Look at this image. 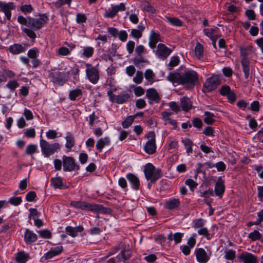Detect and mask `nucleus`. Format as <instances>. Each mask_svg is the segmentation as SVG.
<instances>
[{"label": "nucleus", "mask_w": 263, "mask_h": 263, "mask_svg": "<svg viewBox=\"0 0 263 263\" xmlns=\"http://www.w3.org/2000/svg\"><path fill=\"white\" fill-rule=\"evenodd\" d=\"M167 79L174 84L182 85L189 89H192L195 86L198 80V73L194 70H187L182 74L179 72H170Z\"/></svg>", "instance_id": "f257e3e1"}, {"label": "nucleus", "mask_w": 263, "mask_h": 263, "mask_svg": "<svg viewBox=\"0 0 263 263\" xmlns=\"http://www.w3.org/2000/svg\"><path fill=\"white\" fill-rule=\"evenodd\" d=\"M39 18L27 16L26 18L22 15L17 17V22L21 25H25L34 31L39 30L43 27V25L48 20L46 14H40Z\"/></svg>", "instance_id": "f03ea898"}, {"label": "nucleus", "mask_w": 263, "mask_h": 263, "mask_svg": "<svg viewBox=\"0 0 263 263\" xmlns=\"http://www.w3.org/2000/svg\"><path fill=\"white\" fill-rule=\"evenodd\" d=\"M144 173L147 180H150L151 183H155L161 176V171L156 169L155 167L150 163H147L144 169Z\"/></svg>", "instance_id": "7ed1b4c3"}, {"label": "nucleus", "mask_w": 263, "mask_h": 263, "mask_svg": "<svg viewBox=\"0 0 263 263\" xmlns=\"http://www.w3.org/2000/svg\"><path fill=\"white\" fill-rule=\"evenodd\" d=\"M40 146L42 153L45 157H49L60 148L59 143L50 144L43 139L40 140Z\"/></svg>", "instance_id": "20e7f679"}, {"label": "nucleus", "mask_w": 263, "mask_h": 263, "mask_svg": "<svg viewBox=\"0 0 263 263\" xmlns=\"http://www.w3.org/2000/svg\"><path fill=\"white\" fill-rule=\"evenodd\" d=\"M145 137L147 139V141L144 146V151L148 154H154L156 153L157 148L155 132H149L145 135Z\"/></svg>", "instance_id": "39448f33"}, {"label": "nucleus", "mask_w": 263, "mask_h": 263, "mask_svg": "<svg viewBox=\"0 0 263 263\" xmlns=\"http://www.w3.org/2000/svg\"><path fill=\"white\" fill-rule=\"evenodd\" d=\"M50 81L62 86L68 81V75L64 72L51 70L48 74Z\"/></svg>", "instance_id": "423d86ee"}, {"label": "nucleus", "mask_w": 263, "mask_h": 263, "mask_svg": "<svg viewBox=\"0 0 263 263\" xmlns=\"http://www.w3.org/2000/svg\"><path fill=\"white\" fill-rule=\"evenodd\" d=\"M62 163L64 172H70L74 170L79 171L80 169V166L76 163L72 157L63 156Z\"/></svg>", "instance_id": "0eeeda50"}, {"label": "nucleus", "mask_w": 263, "mask_h": 263, "mask_svg": "<svg viewBox=\"0 0 263 263\" xmlns=\"http://www.w3.org/2000/svg\"><path fill=\"white\" fill-rule=\"evenodd\" d=\"M86 67V77L89 81L92 84H97L99 80V71L92 64L85 63Z\"/></svg>", "instance_id": "6e6552de"}, {"label": "nucleus", "mask_w": 263, "mask_h": 263, "mask_svg": "<svg viewBox=\"0 0 263 263\" xmlns=\"http://www.w3.org/2000/svg\"><path fill=\"white\" fill-rule=\"evenodd\" d=\"M220 80L216 76L209 78L204 82L202 91L204 93L209 92L215 89L220 84Z\"/></svg>", "instance_id": "1a4fd4ad"}, {"label": "nucleus", "mask_w": 263, "mask_h": 263, "mask_svg": "<svg viewBox=\"0 0 263 263\" xmlns=\"http://www.w3.org/2000/svg\"><path fill=\"white\" fill-rule=\"evenodd\" d=\"M172 50L163 44H159L156 51V54L159 58L165 60L172 53Z\"/></svg>", "instance_id": "9d476101"}, {"label": "nucleus", "mask_w": 263, "mask_h": 263, "mask_svg": "<svg viewBox=\"0 0 263 263\" xmlns=\"http://www.w3.org/2000/svg\"><path fill=\"white\" fill-rule=\"evenodd\" d=\"M125 10V5L123 3H120L119 5L112 6L106 11L104 16L107 18L114 17L119 11H124Z\"/></svg>", "instance_id": "9b49d317"}, {"label": "nucleus", "mask_w": 263, "mask_h": 263, "mask_svg": "<svg viewBox=\"0 0 263 263\" xmlns=\"http://www.w3.org/2000/svg\"><path fill=\"white\" fill-rule=\"evenodd\" d=\"M70 206L79 209L83 211H92L93 204L82 201H72L70 203Z\"/></svg>", "instance_id": "f8f14e48"}, {"label": "nucleus", "mask_w": 263, "mask_h": 263, "mask_svg": "<svg viewBox=\"0 0 263 263\" xmlns=\"http://www.w3.org/2000/svg\"><path fill=\"white\" fill-rule=\"evenodd\" d=\"M146 96L149 100V103L151 104H153V102L156 103H159L161 99L157 90L153 88L147 89L146 92Z\"/></svg>", "instance_id": "ddd939ff"}, {"label": "nucleus", "mask_w": 263, "mask_h": 263, "mask_svg": "<svg viewBox=\"0 0 263 263\" xmlns=\"http://www.w3.org/2000/svg\"><path fill=\"white\" fill-rule=\"evenodd\" d=\"M238 258L243 263H257V257L247 252L241 253Z\"/></svg>", "instance_id": "4468645a"}, {"label": "nucleus", "mask_w": 263, "mask_h": 263, "mask_svg": "<svg viewBox=\"0 0 263 263\" xmlns=\"http://www.w3.org/2000/svg\"><path fill=\"white\" fill-rule=\"evenodd\" d=\"M241 64L242 68V71L246 79H248L251 72L250 62L247 58L246 55H242Z\"/></svg>", "instance_id": "2eb2a0df"}, {"label": "nucleus", "mask_w": 263, "mask_h": 263, "mask_svg": "<svg viewBox=\"0 0 263 263\" xmlns=\"http://www.w3.org/2000/svg\"><path fill=\"white\" fill-rule=\"evenodd\" d=\"M197 261L201 263H206L210 259L205 251L203 248H198L195 252Z\"/></svg>", "instance_id": "dca6fc26"}, {"label": "nucleus", "mask_w": 263, "mask_h": 263, "mask_svg": "<svg viewBox=\"0 0 263 263\" xmlns=\"http://www.w3.org/2000/svg\"><path fill=\"white\" fill-rule=\"evenodd\" d=\"M225 186L224 180L221 177H219L215 183L214 192L215 195L218 196H221L224 192Z\"/></svg>", "instance_id": "f3484780"}, {"label": "nucleus", "mask_w": 263, "mask_h": 263, "mask_svg": "<svg viewBox=\"0 0 263 263\" xmlns=\"http://www.w3.org/2000/svg\"><path fill=\"white\" fill-rule=\"evenodd\" d=\"M37 239V236L29 229L25 230L24 234V241L28 244L30 245L35 242Z\"/></svg>", "instance_id": "a211bd4d"}, {"label": "nucleus", "mask_w": 263, "mask_h": 263, "mask_svg": "<svg viewBox=\"0 0 263 263\" xmlns=\"http://www.w3.org/2000/svg\"><path fill=\"white\" fill-rule=\"evenodd\" d=\"M132 255V250H126L125 248L122 249L121 253L117 256L118 261L122 260L124 262L128 263Z\"/></svg>", "instance_id": "6ab92c4d"}, {"label": "nucleus", "mask_w": 263, "mask_h": 263, "mask_svg": "<svg viewBox=\"0 0 263 263\" xmlns=\"http://www.w3.org/2000/svg\"><path fill=\"white\" fill-rule=\"evenodd\" d=\"M51 184L55 189H65L69 187L68 186L65 185L63 184V178L61 177H56L52 178L50 180Z\"/></svg>", "instance_id": "aec40b11"}, {"label": "nucleus", "mask_w": 263, "mask_h": 263, "mask_svg": "<svg viewBox=\"0 0 263 263\" xmlns=\"http://www.w3.org/2000/svg\"><path fill=\"white\" fill-rule=\"evenodd\" d=\"M84 230V228L82 226L72 227L67 226L65 228V232L67 234L72 237H75L78 235V233H81Z\"/></svg>", "instance_id": "412c9836"}, {"label": "nucleus", "mask_w": 263, "mask_h": 263, "mask_svg": "<svg viewBox=\"0 0 263 263\" xmlns=\"http://www.w3.org/2000/svg\"><path fill=\"white\" fill-rule=\"evenodd\" d=\"M63 247L62 246L52 248L45 254V258L46 259H51L53 257L61 254L63 251Z\"/></svg>", "instance_id": "4be33fe9"}, {"label": "nucleus", "mask_w": 263, "mask_h": 263, "mask_svg": "<svg viewBox=\"0 0 263 263\" xmlns=\"http://www.w3.org/2000/svg\"><path fill=\"white\" fill-rule=\"evenodd\" d=\"M160 41V35L159 33L152 30L149 36V46L152 49L156 47V44Z\"/></svg>", "instance_id": "5701e85b"}, {"label": "nucleus", "mask_w": 263, "mask_h": 263, "mask_svg": "<svg viewBox=\"0 0 263 263\" xmlns=\"http://www.w3.org/2000/svg\"><path fill=\"white\" fill-rule=\"evenodd\" d=\"M180 105L183 110L187 111L192 108V102L188 97L185 96L180 99Z\"/></svg>", "instance_id": "b1692460"}, {"label": "nucleus", "mask_w": 263, "mask_h": 263, "mask_svg": "<svg viewBox=\"0 0 263 263\" xmlns=\"http://www.w3.org/2000/svg\"><path fill=\"white\" fill-rule=\"evenodd\" d=\"M219 29L217 27L214 28H206L203 30L205 35L209 37L211 40L217 39L219 35L217 34Z\"/></svg>", "instance_id": "393cba45"}, {"label": "nucleus", "mask_w": 263, "mask_h": 263, "mask_svg": "<svg viewBox=\"0 0 263 263\" xmlns=\"http://www.w3.org/2000/svg\"><path fill=\"white\" fill-rule=\"evenodd\" d=\"M30 258L29 254L24 251H20L16 254L15 260L17 263H25Z\"/></svg>", "instance_id": "a878e982"}, {"label": "nucleus", "mask_w": 263, "mask_h": 263, "mask_svg": "<svg viewBox=\"0 0 263 263\" xmlns=\"http://www.w3.org/2000/svg\"><path fill=\"white\" fill-rule=\"evenodd\" d=\"M9 52L13 54H18L26 51L25 47L19 44H14L10 46Z\"/></svg>", "instance_id": "bb28decb"}, {"label": "nucleus", "mask_w": 263, "mask_h": 263, "mask_svg": "<svg viewBox=\"0 0 263 263\" xmlns=\"http://www.w3.org/2000/svg\"><path fill=\"white\" fill-rule=\"evenodd\" d=\"M180 202L178 199L174 198L166 201L164 208L170 210L177 209L180 205Z\"/></svg>", "instance_id": "cd10ccee"}, {"label": "nucleus", "mask_w": 263, "mask_h": 263, "mask_svg": "<svg viewBox=\"0 0 263 263\" xmlns=\"http://www.w3.org/2000/svg\"><path fill=\"white\" fill-rule=\"evenodd\" d=\"M145 28V24L141 22L137 29H133V37L139 39L142 35V32Z\"/></svg>", "instance_id": "c85d7f7f"}, {"label": "nucleus", "mask_w": 263, "mask_h": 263, "mask_svg": "<svg viewBox=\"0 0 263 263\" xmlns=\"http://www.w3.org/2000/svg\"><path fill=\"white\" fill-rule=\"evenodd\" d=\"M92 211L93 212H101L104 214H110L112 212L110 208H106L101 204H93Z\"/></svg>", "instance_id": "c756f323"}, {"label": "nucleus", "mask_w": 263, "mask_h": 263, "mask_svg": "<svg viewBox=\"0 0 263 263\" xmlns=\"http://www.w3.org/2000/svg\"><path fill=\"white\" fill-rule=\"evenodd\" d=\"M109 143L110 140L108 137L101 138L97 141L96 146L99 152H101L103 147L105 145H109Z\"/></svg>", "instance_id": "7c9ffc66"}, {"label": "nucleus", "mask_w": 263, "mask_h": 263, "mask_svg": "<svg viewBox=\"0 0 263 263\" xmlns=\"http://www.w3.org/2000/svg\"><path fill=\"white\" fill-rule=\"evenodd\" d=\"M181 142L186 147V152L188 155H190L193 152L192 146L193 145V142L191 140L188 138L182 139Z\"/></svg>", "instance_id": "2f4dec72"}, {"label": "nucleus", "mask_w": 263, "mask_h": 263, "mask_svg": "<svg viewBox=\"0 0 263 263\" xmlns=\"http://www.w3.org/2000/svg\"><path fill=\"white\" fill-rule=\"evenodd\" d=\"M66 143L65 147L67 148L71 149L74 145V138L70 133H67L66 137Z\"/></svg>", "instance_id": "473e14b6"}, {"label": "nucleus", "mask_w": 263, "mask_h": 263, "mask_svg": "<svg viewBox=\"0 0 263 263\" xmlns=\"http://www.w3.org/2000/svg\"><path fill=\"white\" fill-rule=\"evenodd\" d=\"M82 95V90L79 88H76L69 91V98L71 101H74L77 99V98L81 96Z\"/></svg>", "instance_id": "72a5a7b5"}, {"label": "nucleus", "mask_w": 263, "mask_h": 263, "mask_svg": "<svg viewBox=\"0 0 263 263\" xmlns=\"http://www.w3.org/2000/svg\"><path fill=\"white\" fill-rule=\"evenodd\" d=\"M94 53V48L92 47H84L83 49L82 55L86 58H90L92 57Z\"/></svg>", "instance_id": "f704fd0d"}, {"label": "nucleus", "mask_w": 263, "mask_h": 263, "mask_svg": "<svg viewBox=\"0 0 263 263\" xmlns=\"http://www.w3.org/2000/svg\"><path fill=\"white\" fill-rule=\"evenodd\" d=\"M117 101L116 103L118 104H122L127 101L130 98V95L127 93H121L117 96Z\"/></svg>", "instance_id": "c9c22d12"}, {"label": "nucleus", "mask_w": 263, "mask_h": 263, "mask_svg": "<svg viewBox=\"0 0 263 263\" xmlns=\"http://www.w3.org/2000/svg\"><path fill=\"white\" fill-rule=\"evenodd\" d=\"M195 54L196 57L200 59L203 55V46L200 44L197 43L195 48Z\"/></svg>", "instance_id": "e433bc0d"}, {"label": "nucleus", "mask_w": 263, "mask_h": 263, "mask_svg": "<svg viewBox=\"0 0 263 263\" xmlns=\"http://www.w3.org/2000/svg\"><path fill=\"white\" fill-rule=\"evenodd\" d=\"M14 8L15 6L13 3H4L1 7V10L5 14L9 13V12H11V10L14 9Z\"/></svg>", "instance_id": "4c0bfd02"}, {"label": "nucleus", "mask_w": 263, "mask_h": 263, "mask_svg": "<svg viewBox=\"0 0 263 263\" xmlns=\"http://www.w3.org/2000/svg\"><path fill=\"white\" fill-rule=\"evenodd\" d=\"M204 115L206 116V117H205L203 120L205 123L207 124H212L214 122L215 120L213 118L214 117V115L213 113L209 111H205L204 112Z\"/></svg>", "instance_id": "58836bf2"}, {"label": "nucleus", "mask_w": 263, "mask_h": 263, "mask_svg": "<svg viewBox=\"0 0 263 263\" xmlns=\"http://www.w3.org/2000/svg\"><path fill=\"white\" fill-rule=\"evenodd\" d=\"M166 19L172 25L179 27L182 25V22L178 18L166 16Z\"/></svg>", "instance_id": "ea45409f"}, {"label": "nucleus", "mask_w": 263, "mask_h": 263, "mask_svg": "<svg viewBox=\"0 0 263 263\" xmlns=\"http://www.w3.org/2000/svg\"><path fill=\"white\" fill-rule=\"evenodd\" d=\"M198 233L200 235L204 236L208 240L211 239L213 236V234H210L208 229L205 227L200 229L198 231Z\"/></svg>", "instance_id": "a19ab883"}, {"label": "nucleus", "mask_w": 263, "mask_h": 263, "mask_svg": "<svg viewBox=\"0 0 263 263\" xmlns=\"http://www.w3.org/2000/svg\"><path fill=\"white\" fill-rule=\"evenodd\" d=\"M248 238L252 241L261 240L262 235L257 230H254L248 235Z\"/></svg>", "instance_id": "79ce46f5"}, {"label": "nucleus", "mask_w": 263, "mask_h": 263, "mask_svg": "<svg viewBox=\"0 0 263 263\" xmlns=\"http://www.w3.org/2000/svg\"><path fill=\"white\" fill-rule=\"evenodd\" d=\"M180 60L178 56H174L171 58L170 61L168 64V69L172 70L174 67L177 66L179 63Z\"/></svg>", "instance_id": "37998d69"}, {"label": "nucleus", "mask_w": 263, "mask_h": 263, "mask_svg": "<svg viewBox=\"0 0 263 263\" xmlns=\"http://www.w3.org/2000/svg\"><path fill=\"white\" fill-rule=\"evenodd\" d=\"M20 10L24 14L31 13L33 10V8L30 4L22 5L20 8Z\"/></svg>", "instance_id": "c03bdc74"}, {"label": "nucleus", "mask_w": 263, "mask_h": 263, "mask_svg": "<svg viewBox=\"0 0 263 263\" xmlns=\"http://www.w3.org/2000/svg\"><path fill=\"white\" fill-rule=\"evenodd\" d=\"M205 223V220L202 218L195 219L193 221V227L195 229L202 228Z\"/></svg>", "instance_id": "a18cd8bd"}, {"label": "nucleus", "mask_w": 263, "mask_h": 263, "mask_svg": "<svg viewBox=\"0 0 263 263\" xmlns=\"http://www.w3.org/2000/svg\"><path fill=\"white\" fill-rule=\"evenodd\" d=\"M224 254V258L227 260H233L236 257V252L233 250H226Z\"/></svg>", "instance_id": "49530a36"}, {"label": "nucleus", "mask_w": 263, "mask_h": 263, "mask_svg": "<svg viewBox=\"0 0 263 263\" xmlns=\"http://www.w3.org/2000/svg\"><path fill=\"white\" fill-rule=\"evenodd\" d=\"M37 145L35 144H29L26 148V154L28 155H32L37 151Z\"/></svg>", "instance_id": "de8ad7c7"}, {"label": "nucleus", "mask_w": 263, "mask_h": 263, "mask_svg": "<svg viewBox=\"0 0 263 263\" xmlns=\"http://www.w3.org/2000/svg\"><path fill=\"white\" fill-rule=\"evenodd\" d=\"M23 31L30 39H34L36 37V34L34 32V30H32L30 28H25L23 30Z\"/></svg>", "instance_id": "09e8293b"}, {"label": "nucleus", "mask_w": 263, "mask_h": 263, "mask_svg": "<svg viewBox=\"0 0 263 263\" xmlns=\"http://www.w3.org/2000/svg\"><path fill=\"white\" fill-rule=\"evenodd\" d=\"M6 86L11 91H13L19 86V83L16 80H12L8 82Z\"/></svg>", "instance_id": "8fccbe9b"}, {"label": "nucleus", "mask_w": 263, "mask_h": 263, "mask_svg": "<svg viewBox=\"0 0 263 263\" xmlns=\"http://www.w3.org/2000/svg\"><path fill=\"white\" fill-rule=\"evenodd\" d=\"M22 202V199L21 197H11L9 199V202L14 206H17L20 205Z\"/></svg>", "instance_id": "3c124183"}, {"label": "nucleus", "mask_w": 263, "mask_h": 263, "mask_svg": "<svg viewBox=\"0 0 263 263\" xmlns=\"http://www.w3.org/2000/svg\"><path fill=\"white\" fill-rule=\"evenodd\" d=\"M40 236L44 238H50L52 237L51 233L48 230H44L37 231Z\"/></svg>", "instance_id": "603ef678"}, {"label": "nucleus", "mask_w": 263, "mask_h": 263, "mask_svg": "<svg viewBox=\"0 0 263 263\" xmlns=\"http://www.w3.org/2000/svg\"><path fill=\"white\" fill-rule=\"evenodd\" d=\"M185 184L188 185L192 191H193L198 185V184L192 179H186L185 181Z\"/></svg>", "instance_id": "864d4df0"}, {"label": "nucleus", "mask_w": 263, "mask_h": 263, "mask_svg": "<svg viewBox=\"0 0 263 263\" xmlns=\"http://www.w3.org/2000/svg\"><path fill=\"white\" fill-rule=\"evenodd\" d=\"M230 91H231L230 87L227 85L221 86L219 90L220 94L223 96H227Z\"/></svg>", "instance_id": "5fc2aeb1"}, {"label": "nucleus", "mask_w": 263, "mask_h": 263, "mask_svg": "<svg viewBox=\"0 0 263 263\" xmlns=\"http://www.w3.org/2000/svg\"><path fill=\"white\" fill-rule=\"evenodd\" d=\"M197 236L196 234H193L192 236L190 237L187 240V246H189L190 248H193L194 247L196 244V237Z\"/></svg>", "instance_id": "6e6d98bb"}, {"label": "nucleus", "mask_w": 263, "mask_h": 263, "mask_svg": "<svg viewBox=\"0 0 263 263\" xmlns=\"http://www.w3.org/2000/svg\"><path fill=\"white\" fill-rule=\"evenodd\" d=\"M252 167L257 172L258 176L263 179V166L261 165H254Z\"/></svg>", "instance_id": "4d7b16f0"}, {"label": "nucleus", "mask_w": 263, "mask_h": 263, "mask_svg": "<svg viewBox=\"0 0 263 263\" xmlns=\"http://www.w3.org/2000/svg\"><path fill=\"white\" fill-rule=\"evenodd\" d=\"M36 197V195L34 191H29L26 195V200L28 202H32Z\"/></svg>", "instance_id": "13d9d810"}, {"label": "nucleus", "mask_w": 263, "mask_h": 263, "mask_svg": "<svg viewBox=\"0 0 263 263\" xmlns=\"http://www.w3.org/2000/svg\"><path fill=\"white\" fill-rule=\"evenodd\" d=\"M76 16V21L79 24L85 23L87 21V17L84 14L78 13Z\"/></svg>", "instance_id": "bf43d9fd"}, {"label": "nucleus", "mask_w": 263, "mask_h": 263, "mask_svg": "<svg viewBox=\"0 0 263 263\" xmlns=\"http://www.w3.org/2000/svg\"><path fill=\"white\" fill-rule=\"evenodd\" d=\"M143 80V73L140 71H138L136 76L133 79V81L137 84H140Z\"/></svg>", "instance_id": "052dcab7"}, {"label": "nucleus", "mask_w": 263, "mask_h": 263, "mask_svg": "<svg viewBox=\"0 0 263 263\" xmlns=\"http://www.w3.org/2000/svg\"><path fill=\"white\" fill-rule=\"evenodd\" d=\"M245 14L250 20H255L256 18V14L253 10H247L245 12Z\"/></svg>", "instance_id": "680f3d73"}, {"label": "nucleus", "mask_w": 263, "mask_h": 263, "mask_svg": "<svg viewBox=\"0 0 263 263\" xmlns=\"http://www.w3.org/2000/svg\"><path fill=\"white\" fill-rule=\"evenodd\" d=\"M139 179L133 174V188L136 190H138L140 187Z\"/></svg>", "instance_id": "e2e57ef3"}, {"label": "nucleus", "mask_w": 263, "mask_h": 263, "mask_svg": "<svg viewBox=\"0 0 263 263\" xmlns=\"http://www.w3.org/2000/svg\"><path fill=\"white\" fill-rule=\"evenodd\" d=\"M250 109L253 111L258 112L259 110V103L258 101H254L250 104Z\"/></svg>", "instance_id": "0e129e2a"}, {"label": "nucleus", "mask_w": 263, "mask_h": 263, "mask_svg": "<svg viewBox=\"0 0 263 263\" xmlns=\"http://www.w3.org/2000/svg\"><path fill=\"white\" fill-rule=\"evenodd\" d=\"M39 52V50L36 48H34L30 49L28 52V56L29 58L34 59L37 56V53Z\"/></svg>", "instance_id": "69168bd1"}, {"label": "nucleus", "mask_w": 263, "mask_h": 263, "mask_svg": "<svg viewBox=\"0 0 263 263\" xmlns=\"http://www.w3.org/2000/svg\"><path fill=\"white\" fill-rule=\"evenodd\" d=\"M146 105V102L143 99H139L136 101V106L139 109L143 108Z\"/></svg>", "instance_id": "338daca9"}, {"label": "nucleus", "mask_w": 263, "mask_h": 263, "mask_svg": "<svg viewBox=\"0 0 263 263\" xmlns=\"http://www.w3.org/2000/svg\"><path fill=\"white\" fill-rule=\"evenodd\" d=\"M24 135L28 138H34L35 136V131L34 128H30L26 130Z\"/></svg>", "instance_id": "774afa93"}]
</instances>
